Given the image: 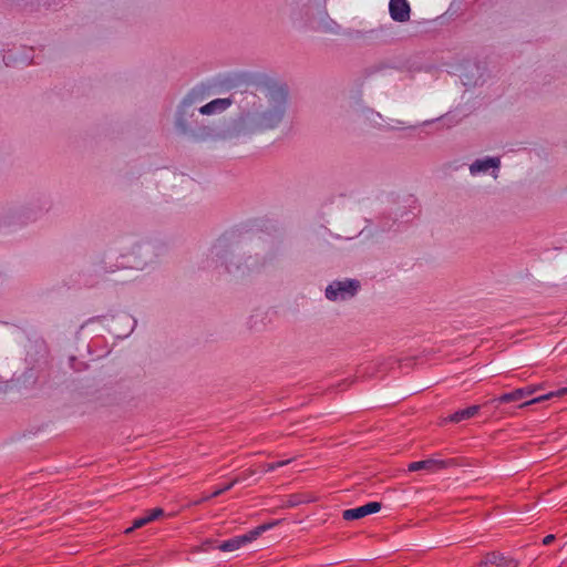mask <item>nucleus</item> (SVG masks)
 Returning a JSON list of instances; mask_svg holds the SVG:
<instances>
[{
    "instance_id": "aec40b11",
    "label": "nucleus",
    "mask_w": 567,
    "mask_h": 567,
    "mask_svg": "<svg viewBox=\"0 0 567 567\" xmlns=\"http://www.w3.org/2000/svg\"><path fill=\"white\" fill-rule=\"evenodd\" d=\"M278 524H279V520H275V522L262 524V525L256 527L255 529L249 532L250 538L252 540L257 539L262 533H265L266 530L272 528L274 526H276Z\"/></svg>"
},
{
    "instance_id": "1a4fd4ad",
    "label": "nucleus",
    "mask_w": 567,
    "mask_h": 567,
    "mask_svg": "<svg viewBox=\"0 0 567 567\" xmlns=\"http://www.w3.org/2000/svg\"><path fill=\"white\" fill-rule=\"evenodd\" d=\"M538 390L536 385H528L526 388L516 389L513 392L505 393L496 399L489 401V403H509L523 400L532 394H534Z\"/></svg>"
},
{
    "instance_id": "412c9836",
    "label": "nucleus",
    "mask_w": 567,
    "mask_h": 567,
    "mask_svg": "<svg viewBox=\"0 0 567 567\" xmlns=\"http://www.w3.org/2000/svg\"><path fill=\"white\" fill-rule=\"evenodd\" d=\"M4 224H12L16 220H20V214L18 208L10 207L7 209L6 215L2 216Z\"/></svg>"
},
{
    "instance_id": "9b49d317",
    "label": "nucleus",
    "mask_w": 567,
    "mask_h": 567,
    "mask_svg": "<svg viewBox=\"0 0 567 567\" xmlns=\"http://www.w3.org/2000/svg\"><path fill=\"white\" fill-rule=\"evenodd\" d=\"M501 167V159L499 157H491L486 156L483 158L475 159L470 165V173L475 176L481 173H486L488 169H498Z\"/></svg>"
},
{
    "instance_id": "6e6552de",
    "label": "nucleus",
    "mask_w": 567,
    "mask_h": 567,
    "mask_svg": "<svg viewBox=\"0 0 567 567\" xmlns=\"http://www.w3.org/2000/svg\"><path fill=\"white\" fill-rule=\"evenodd\" d=\"M389 11L391 18L396 22L410 20L411 8L408 0H390Z\"/></svg>"
},
{
    "instance_id": "2eb2a0df",
    "label": "nucleus",
    "mask_w": 567,
    "mask_h": 567,
    "mask_svg": "<svg viewBox=\"0 0 567 567\" xmlns=\"http://www.w3.org/2000/svg\"><path fill=\"white\" fill-rule=\"evenodd\" d=\"M251 542L252 539L250 538V534L247 533L245 535L236 536L234 538L223 542L220 545L217 546V548L220 549L221 551H234Z\"/></svg>"
},
{
    "instance_id": "dca6fc26",
    "label": "nucleus",
    "mask_w": 567,
    "mask_h": 567,
    "mask_svg": "<svg viewBox=\"0 0 567 567\" xmlns=\"http://www.w3.org/2000/svg\"><path fill=\"white\" fill-rule=\"evenodd\" d=\"M480 409V405H472L466 409L456 411L455 413L451 414L446 420L449 422L458 423L461 421L475 416L478 413Z\"/></svg>"
},
{
    "instance_id": "f3484780",
    "label": "nucleus",
    "mask_w": 567,
    "mask_h": 567,
    "mask_svg": "<svg viewBox=\"0 0 567 567\" xmlns=\"http://www.w3.org/2000/svg\"><path fill=\"white\" fill-rule=\"evenodd\" d=\"M117 267L115 265H109L104 258H100L92 264V272L96 276H105L107 274L115 272Z\"/></svg>"
},
{
    "instance_id": "7c9ffc66",
    "label": "nucleus",
    "mask_w": 567,
    "mask_h": 567,
    "mask_svg": "<svg viewBox=\"0 0 567 567\" xmlns=\"http://www.w3.org/2000/svg\"><path fill=\"white\" fill-rule=\"evenodd\" d=\"M478 567H492L491 565H484V558L480 561Z\"/></svg>"
},
{
    "instance_id": "4468645a",
    "label": "nucleus",
    "mask_w": 567,
    "mask_h": 567,
    "mask_svg": "<svg viewBox=\"0 0 567 567\" xmlns=\"http://www.w3.org/2000/svg\"><path fill=\"white\" fill-rule=\"evenodd\" d=\"M233 101L228 97L225 99H215L209 103L199 106L198 112L204 115H212L216 113H220L227 110L231 105Z\"/></svg>"
},
{
    "instance_id": "f8f14e48",
    "label": "nucleus",
    "mask_w": 567,
    "mask_h": 567,
    "mask_svg": "<svg viewBox=\"0 0 567 567\" xmlns=\"http://www.w3.org/2000/svg\"><path fill=\"white\" fill-rule=\"evenodd\" d=\"M484 565H491L492 567H517L518 561L499 551H491L484 556Z\"/></svg>"
},
{
    "instance_id": "6ab92c4d",
    "label": "nucleus",
    "mask_w": 567,
    "mask_h": 567,
    "mask_svg": "<svg viewBox=\"0 0 567 567\" xmlns=\"http://www.w3.org/2000/svg\"><path fill=\"white\" fill-rule=\"evenodd\" d=\"M310 501H311L310 498H308L307 496H305L302 494H293V495L289 496L287 503L281 505V507H295L300 504L308 503Z\"/></svg>"
},
{
    "instance_id": "cd10ccee",
    "label": "nucleus",
    "mask_w": 567,
    "mask_h": 567,
    "mask_svg": "<svg viewBox=\"0 0 567 567\" xmlns=\"http://www.w3.org/2000/svg\"><path fill=\"white\" fill-rule=\"evenodd\" d=\"M6 280V276L2 272H0V289L4 286Z\"/></svg>"
},
{
    "instance_id": "a878e982",
    "label": "nucleus",
    "mask_w": 567,
    "mask_h": 567,
    "mask_svg": "<svg viewBox=\"0 0 567 567\" xmlns=\"http://www.w3.org/2000/svg\"><path fill=\"white\" fill-rule=\"evenodd\" d=\"M555 539V535L550 534V535H547L544 539H543V544L544 545H549L551 542H554Z\"/></svg>"
},
{
    "instance_id": "c85d7f7f",
    "label": "nucleus",
    "mask_w": 567,
    "mask_h": 567,
    "mask_svg": "<svg viewBox=\"0 0 567 567\" xmlns=\"http://www.w3.org/2000/svg\"><path fill=\"white\" fill-rule=\"evenodd\" d=\"M254 474H255V471H254V470H248V471L246 472V474H244V476H243L241 478H243V480H245V478H247L248 476H251V475H254Z\"/></svg>"
},
{
    "instance_id": "c756f323",
    "label": "nucleus",
    "mask_w": 567,
    "mask_h": 567,
    "mask_svg": "<svg viewBox=\"0 0 567 567\" xmlns=\"http://www.w3.org/2000/svg\"><path fill=\"white\" fill-rule=\"evenodd\" d=\"M213 543H214V540H210V539L206 540V542L203 544L204 549H205V550H207L208 546L213 545Z\"/></svg>"
},
{
    "instance_id": "b1692460",
    "label": "nucleus",
    "mask_w": 567,
    "mask_h": 567,
    "mask_svg": "<svg viewBox=\"0 0 567 567\" xmlns=\"http://www.w3.org/2000/svg\"><path fill=\"white\" fill-rule=\"evenodd\" d=\"M292 462V458H289V460H285V461H279V462H276V463H269L266 465V472H271L276 468H279V467H282L285 465H288Z\"/></svg>"
},
{
    "instance_id": "9d476101",
    "label": "nucleus",
    "mask_w": 567,
    "mask_h": 567,
    "mask_svg": "<svg viewBox=\"0 0 567 567\" xmlns=\"http://www.w3.org/2000/svg\"><path fill=\"white\" fill-rule=\"evenodd\" d=\"M454 464V460H434L429 458L424 461L412 462L409 464L410 472H416L420 470L434 471L440 468H445L450 465Z\"/></svg>"
},
{
    "instance_id": "5701e85b",
    "label": "nucleus",
    "mask_w": 567,
    "mask_h": 567,
    "mask_svg": "<svg viewBox=\"0 0 567 567\" xmlns=\"http://www.w3.org/2000/svg\"><path fill=\"white\" fill-rule=\"evenodd\" d=\"M148 524V519L146 517H141L134 520L133 526L125 529V534H131L134 529L141 528Z\"/></svg>"
},
{
    "instance_id": "f257e3e1",
    "label": "nucleus",
    "mask_w": 567,
    "mask_h": 567,
    "mask_svg": "<svg viewBox=\"0 0 567 567\" xmlns=\"http://www.w3.org/2000/svg\"><path fill=\"white\" fill-rule=\"evenodd\" d=\"M256 91L243 97L238 115L218 133L219 138L235 140L279 127L288 106L287 85L267 80L258 83Z\"/></svg>"
},
{
    "instance_id": "bb28decb",
    "label": "nucleus",
    "mask_w": 567,
    "mask_h": 567,
    "mask_svg": "<svg viewBox=\"0 0 567 567\" xmlns=\"http://www.w3.org/2000/svg\"><path fill=\"white\" fill-rule=\"evenodd\" d=\"M213 497H214V496H212V494H210V495L204 496L203 498H200V499H198V501H195L193 504H194V505H198V504H200V503H203V502H206V501H208V499H210V498H213Z\"/></svg>"
},
{
    "instance_id": "393cba45",
    "label": "nucleus",
    "mask_w": 567,
    "mask_h": 567,
    "mask_svg": "<svg viewBox=\"0 0 567 567\" xmlns=\"http://www.w3.org/2000/svg\"><path fill=\"white\" fill-rule=\"evenodd\" d=\"M163 514H164V512L162 508H154L145 517L148 519V523H151V522L157 519L158 517H161Z\"/></svg>"
},
{
    "instance_id": "39448f33",
    "label": "nucleus",
    "mask_w": 567,
    "mask_h": 567,
    "mask_svg": "<svg viewBox=\"0 0 567 567\" xmlns=\"http://www.w3.org/2000/svg\"><path fill=\"white\" fill-rule=\"evenodd\" d=\"M360 289V281L357 279L334 280L324 290V296L330 301L349 300Z\"/></svg>"
},
{
    "instance_id": "f03ea898",
    "label": "nucleus",
    "mask_w": 567,
    "mask_h": 567,
    "mask_svg": "<svg viewBox=\"0 0 567 567\" xmlns=\"http://www.w3.org/2000/svg\"><path fill=\"white\" fill-rule=\"evenodd\" d=\"M204 100L203 91L193 89L181 101L175 113V127L182 135L195 142L214 137V130L200 123L196 116L197 105Z\"/></svg>"
},
{
    "instance_id": "423d86ee",
    "label": "nucleus",
    "mask_w": 567,
    "mask_h": 567,
    "mask_svg": "<svg viewBox=\"0 0 567 567\" xmlns=\"http://www.w3.org/2000/svg\"><path fill=\"white\" fill-rule=\"evenodd\" d=\"M382 505L379 502H371L363 506L357 508L346 509L342 513V517L344 520H354L360 519L367 515L378 513L381 509Z\"/></svg>"
},
{
    "instance_id": "a211bd4d",
    "label": "nucleus",
    "mask_w": 567,
    "mask_h": 567,
    "mask_svg": "<svg viewBox=\"0 0 567 567\" xmlns=\"http://www.w3.org/2000/svg\"><path fill=\"white\" fill-rule=\"evenodd\" d=\"M567 394V388H561L555 392H549L545 395H540V396H537L533 400H529V401H526L524 402L523 404H520L519 406L520 408H524V406H527V405H530V404H534V403H539V402H543V401H546V400H549V399H553V398H556V396H561V395H565Z\"/></svg>"
},
{
    "instance_id": "ddd939ff",
    "label": "nucleus",
    "mask_w": 567,
    "mask_h": 567,
    "mask_svg": "<svg viewBox=\"0 0 567 567\" xmlns=\"http://www.w3.org/2000/svg\"><path fill=\"white\" fill-rule=\"evenodd\" d=\"M313 29L319 32L340 34L342 32L341 25L330 18L327 13L320 17L313 25Z\"/></svg>"
},
{
    "instance_id": "20e7f679",
    "label": "nucleus",
    "mask_w": 567,
    "mask_h": 567,
    "mask_svg": "<svg viewBox=\"0 0 567 567\" xmlns=\"http://www.w3.org/2000/svg\"><path fill=\"white\" fill-rule=\"evenodd\" d=\"M166 252V246L157 240L137 243L131 250L132 267L145 269L156 264Z\"/></svg>"
},
{
    "instance_id": "0eeeda50",
    "label": "nucleus",
    "mask_w": 567,
    "mask_h": 567,
    "mask_svg": "<svg viewBox=\"0 0 567 567\" xmlns=\"http://www.w3.org/2000/svg\"><path fill=\"white\" fill-rule=\"evenodd\" d=\"M461 78L465 86H477L484 83L482 68L476 63L465 65Z\"/></svg>"
},
{
    "instance_id": "7ed1b4c3",
    "label": "nucleus",
    "mask_w": 567,
    "mask_h": 567,
    "mask_svg": "<svg viewBox=\"0 0 567 567\" xmlns=\"http://www.w3.org/2000/svg\"><path fill=\"white\" fill-rule=\"evenodd\" d=\"M210 256L219 262L225 270L236 277H243L258 270V260L252 256H245L238 247L230 246L226 239H218L212 247Z\"/></svg>"
},
{
    "instance_id": "4be33fe9",
    "label": "nucleus",
    "mask_w": 567,
    "mask_h": 567,
    "mask_svg": "<svg viewBox=\"0 0 567 567\" xmlns=\"http://www.w3.org/2000/svg\"><path fill=\"white\" fill-rule=\"evenodd\" d=\"M241 478L240 477H236L234 478L230 483L224 485L223 487L216 489L212 496H219L221 495L223 493L229 491L234 485H236Z\"/></svg>"
}]
</instances>
